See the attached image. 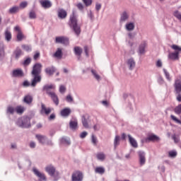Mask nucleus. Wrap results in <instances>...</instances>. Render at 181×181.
I'll use <instances>...</instances> for the list:
<instances>
[{
  "label": "nucleus",
  "instance_id": "nucleus-1",
  "mask_svg": "<svg viewBox=\"0 0 181 181\" xmlns=\"http://www.w3.org/2000/svg\"><path fill=\"white\" fill-rule=\"evenodd\" d=\"M42 67H43V65L40 63H36L33 65V70L31 71V74L33 76L31 87H36L37 83H40L42 81V76H40V73H42Z\"/></svg>",
  "mask_w": 181,
  "mask_h": 181
},
{
  "label": "nucleus",
  "instance_id": "nucleus-2",
  "mask_svg": "<svg viewBox=\"0 0 181 181\" xmlns=\"http://www.w3.org/2000/svg\"><path fill=\"white\" fill-rule=\"evenodd\" d=\"M56 85L50 84V85H45L43 87V90L47 91V94L52 98V101L56 105H59V98L57 95L54 92H50L49 90H55Z\"/></svg>",
  "mask_w": 181,
  "mask_h": 181
},
{
  "label": "nucleus",
  "instance_id": "nucleus-3",
  "mask_svg": "<svg viewBox=\"0 0 181 181\" xmlns=\"http://www.w3.org/2000/svg\"><path fill=\"white\" fill-rule=\"evenodd\" d=\"M69 26L72 30H74L76 36L80 35V33H81V28H80L78 24H77V18H76V16H74V12H73L72 15L70 16Z\"/></svg>",
  "mask_w": 181,
  "mask_h": 181
},
{
  "label": "nucleus",
  "instance_id": "nucleus-4",
  "mask_svg": "<svg viewBox=\"0 0 181 181\" xmlns=\"http://www.w3.org/2000/svg\"><path fill=\"white\" fill-rule=\"evenodd\" d=\"M45 170L51 177H54V181H57L58 179H60V173H59V171L56 170L54 165L49 164L45 166Z\"/></svg>",
  "mask_w": 181,
  "mask_h": 181
},
{
  "label": "nucleus",
  "instance_id": "nucleus-5",
  "mask_svg": "<svg viewBox=\"0 0 181 181\" xmlns=\"http://www.w3.org/2000/svg\"><path fill=\"white\" fill-rule=\"evenodd\" d=\"M19 128H29L30 127V117H22L17 119L16 122Z\"/></svg>",
  "mask_w": 181,
  "mask_h": 181
},
{
  "label": "nucleus",
  "instance_id": "nucleus-6",
  "mask_svg": "<svg viewBox=\"0 0 181 181\" xmlns=\"http://www.w3.org/2000/svg\"><path fill=\"white\" fill-rule=\"evenodd\" d=\"M171 48H173V50H177V52L169 53V60H179V52H181V47L176 45H171Z\"/></svg>",
  "mask_w": 181,
  "mask_h": 181
},
{
  "label": "nucleus",
  "instance_id": "nucleus-7",
  "mask_svg": "<svg viewBox=\"0 0 181 181\" xmlns=\"http://www.w3.org/2000/svg\"><path fill=\"white\" fill-rule=\"evenodd\" d=\"M35 138H37L38 142L42 144V145H49L50 146L53 145V141H52V140L49 139V138L45 135L37 134Z\"/></svg>",
  "mask_w": 181,
  "mask_h": 181
},
{
  "label": "nucleus",
  "instance_id": "nucleus-8",
  "mask_svg": "<svg viewBox=\"0 0 181 181\" xmlns=\"http://www.w3.org/2000/svg\"><path fill=\"white\" fill-rule=\"evenodd\" d=\"M33 172L34 175L38 178L39 181H47V177L45 173L40 172L37 168H33Z\"/></svg>",
  "mask_w": 181,
  "mask_h": 181
},
{
  "label": "nucleus",
  "instance_id": "nucleus-9",
  "mask_svg": "<svg viewBox=\"0 0 181 181\" xmlns=\"http://www.w3.org/2000/svg\"><path fill=\"white\" fill-rule=\"evenodd\" d=\"M11 76L16 78H22V77H25V73L22 69H16L12 71Z\"/></svg>",
  "mask_w": 181,
  "mask_h": 181
},
{
  "label": "nucleus",
  "instance_id": "nucleus-10",
  "mask_svg": "<svg viewBox=\"0 0 181 181\" xmlns=\"http://www.w3.org/2000/svg\"><path fill=\"white\" fill-rule=\"evenodd\" d=\"M139 155V162L140 166H144L145 163H146V154L145 153V151H138Z\"/></svg>",
  "mask_w": 181,
  "mask_h": 181
},
{
  "label": "nucleus",
  "instance_id": "nucleus-11",
  "mask_svg": "<svg viewBox=\"0 0 181 181\" xmlns=\"http://www.w3.org/2000/svg\"><path fill=\"white\" fill-rule=\"evenodd\" d=\"M83 173L80 171H75L72 174L71 180L72 181H83Z\"/></svg>",
  "mask_w": 181,
  "mask_h": 181
},
{
  "label": "nucleus",
  "instance_id": "nucleus-12",
  "mask_svg": "<svg viewBox=\"0 0 181 181\" xmlns=\"http://www.w3.org/2000/svg\"><path fill=\"white\" fill-rule=\"evenodd\" d=\"M55 43H58L59 45H64L65 46H67V45H69V38L63 36L57 37L55 38Z\"/></svg>",
  "mask_w": 181,
  "mask_h": 181
},
{
  "label": "nucleus",
  "instance_id": "nucleus-13",
  "mask_svg": "<svg viewBox=\"0 0 181 181\" xmlns=\"http://www.w3.org/2000/svg\"><path fill=\"white\" fill-rule=\"evenodd\" d=\"M174 88L177 94L181 93V78H176L174 83Z\"/></svg>",
  "mask_w": 181,
  "mask_h": 181
},
{
  "label": "nucleus",
  "instance_id": "nucleus-14",
  "mask_svg": "<svg viewBox=\"0 0 181 181\" xmlns=\"http://www.w3.org/2000/svg\"><path fill=\"white\" fill-rule=\"evenodd\" d=\"M69 128L71 131H76L78 128V122L77 119L73 118L69 122Z\"/></svg>",
  "mask_w": 181,
  "mask_h": 181
},
{
  "label": "nucleus",
  "instance_id": "nucleus-15",
  "mask_svg": "<svg viewBox=\"0 0 181 181\" xmlns=\"http://www.w3.org/2000/svg\"><path fill=\"white\" fill-rule=\"evenodd\" d=\"M22 55H23V52L19 47H17L13 52V57H14L16 60H18Z\"/></svg>",
  "mask_w": 181,
  "mask_h": 181
},
{
  "label": "nucleus",
  "instance_id": "nucleus-16",
  "mask_svg": "<svg viewBox=\"0 0 181 181\" xmlns=\"http://www.w3.org/2000/svg\"><path fill=\"white\" fill-rule=\"evenodd\" d=\"M60 114L64 118H67L71 114V109L70 107L64 108L61 110Z\"/></svg>",
  "mask_w": 181,
  "mask_h": 181
},
{
  "label": "nucleus",
  "instance_id": "nucleus-17",
  "mask_svg": "<svg viewBox=\"0 0 181 181\" xmlns=\"http://www.w3.org/2000/svg\"><path fill=\"white\" fill-rule=\"evenodd\" d=\"M126 64L129 70H133L134 69H135L136 63L135 60H134V58H130L127 59Z\"/></svg>",
  "mask_w": 181,
  "mask_h": 181
},
{
  "label": "nucleus",
  "instance_id": "nucleus-18",
  "mask_svg": "<svg viewBox=\"0 0 181 181\" xmlns=\"http://www.w3.org/2000/svg\"><path fill=\"white\" fill-rule=\"evenodd\" d=\"M74 53L78 57V60H80V59H81V54L83 53V49L80 47H75L74 48Z\"/></svg>",
  "mask_w": 181,
  "mask_h": 181
},
{
  "label": "nucleus",
  "instance_id": "nucleus-19",
  "mask_svg": "<svg viewBox=\"0 0 181 181\" xmlns=\"http://www.w3.org/2000/svg\"><path fill=\"white\" fill-rule=\"evenodd\" d=\"M40 4L42 8H45V9L52 8V2L49 0H41L40 1Z\"/></svg>",
  "mask_w": 181,
  "mask_h": 181
},
{
  "label": "nucleus",
  "instance_id": "nucleus-20",
  "mask_svg": "<svg viewBox=\"0 0 181 181\" xmlns=\"http://www.w3.org/2000/svg\"><path fill=\"white\" fill-rule=\"evenodd\" d=\"M129 19V14L127 11H124L120 16V23H124Z\"/></svg>",
  "mask_w": 181,
  "mask_h": 181
},
{
  "label": "nucleus",
  "instance_id": "nucleus-21",
  "mask_svg": "<svg viewBox=\"0 0 181 181\" xmlns=\"http://www.w3.org/2000/svg\"><path fill=\"white\" fill-rule=\"evenodd\" d=\"M124 29H126L127 32H132V30L135 29V23L133 22H127L124 25Z\"/></svg>",
  "mask_w": 181,
  "mask_h": 181
},
{
  "label": "nucleus",
  "instance_id": "nucleus-22",
  "mask_svg": "<svg viewBox=\"0 0 181 181\" xmlns=\"http://www.w3.org/2000/svg\"><path fill=\"white\" fill-rule=\"evenodd\" d=\"M41 112L42 114H45L46 115H49L52 112V109L50 107H46L45 104L42 103L41 105Z\"/></svg>",
  "mask_w": 181,
  "mask_h": 181
},
{
  "label": "nucleus",
  "instance_id": "nucleus-23",
  "mask_svg": "<svg viewBox=\"0 0 181 181\" xmlns=\"http://www.w3.org/2000/svg\"><path fill=\"white\" fill-rule=\"evenodd\" d=\"M129 142L133 146V148H138V142L130 134H128Z\"/></svg>",
  "mask_w": 181,
  "mask_h": 181
},
{
  "label": "nucleus",
  "instance_id": "nucleus-24",
  "mask_svg": "<svg viewBox=\"0 0 181 181\" xmlns=\"http://www.w3.org/2000/svg\"><path fill=\"white\" fill-rule=\"evenodd\" d=\"M33 101V96H32L30 94L25 95L23 98V102L25 104H32V102Z\"/></svg>",
  "mask_w": 181,
  "mask_h": 181
},
{
  "label": "nucleus",
  "instance_id": "nucleus-25",
  "mask_svg": "<svg viewBox=\"0 0 181 181\" xmlns=\"http://www.w3.org/2000/svg\"><path fill=\"white\" fill-rule=\"evenodd\" d=\"M54 57L56 59H62L63 57V49L62 48H57V51L54 54Z\"/></svg>",
  "mask_w": 181,
  "mask_h": 181
},
{
  "label": "nucleus",
  "instance_id": "nucleus-26",
  "mask_svg": "<svg viewBox=\"0 0 181 181\" xmlns=\"http://www.w3.org/2000/svg\"><path fill=\"white\" fill-rule=\"evenodd\" d=\"M55 71L56 68L54 66H49L45 69V73L48 74V76H53Z\"/></svg>",
  "mask_w": 181,
  "mask_h": 181
},
{
  "label": "nucleus",
  "instance_id": "nucleus-27",
  "mask_svg": "<svg viewBox=\"0 0 181 181\" xmlns=\"http://www.w3.org/2000/svg\"><path fill=\"white\" fill-rule=\"evenodd\" d=\"M4 35L6 42H11V40L12 39V33H11V31H9L8 29L5 30Z\"/></svg>",
  "mask_w": 181,
  "mask_h": 181
},
{
  "label": "nucleus",
  "instance_id": "nucleus-28",
  "mask_svg": "<svg viewBox=\"0 0 181 181\" xmlns=\"http://www.w3.org/2000/svg\"><path fill=\"white\" fill-rule=\"evenodd\" d=\"M60 144L62 145H66V146H69L70 145L71 142H70V139L69 137H62L60 139Z\"/></svg>",
  "mask_w": 181,
  "mask_h": 181
},
{
  "label": "nucleus",
  "instance_id": "nucleus-29",
  "mask_svg": "<svg viewBox=\"0 0 181 181\" xmlns=\"http://www.w3.org/2000/svg\"><path fill=\"white\" fill-rule=\"evenodd\" d=\"M18 12H19V6H13L8 9V13H11V15L18 13Z\"/></svg>",
  "mask_w": 181,
  "mask_h": 181
},
{
  "label": "nucleus",
  "instance_id": "nucleus-30",
  "mask_svg": "<svg viewBox=\"0 0 181 181\" xmlns=\"http://www.w3.org/2000/svg\"><path fill=\"white\" fill-rule=\"evenodd\" d=\"M67 16V12H66L64 9H59L58 11V17L60 19H64Z\"/></svg>",
  "mask_w": 181,
  "mask_h": 181
},
{
  "label": "nucleus",
  "instance_id": "nucleus-31",
  "mask_svg": "<svg viewBox=\"0 0 181 181\" xmlns=\"http://www.w3.org/2000/svg\"><path fill=\"white\" fill-rule=\"evenodd\" d=\"M5 56V45L4 42H0V59H4Z\"/></svg>",
  "mask_w": 181,
  "mask_h": 181
},
{
  "label": "nucleus",
  "instance_id": "nucleus-32",
  "mask_svg": "<svg viewBox=\"0 0 181 181\" xmlns=\"http://www.w3.org/2000/svg\"><path fill=\"white\" fill-rule=\"evenodd\" d=\"M96 158L98 160H100V162H103L105 160V153L103 152H99L96 154Z\"/></svg>",
  "mask_w": 181,
  "mask_h": 181
},
{
  "label": "nucleus",
  "instance_id": "nucleus-33",
  "mask_svg": "<svg viewBox=\"0 0 181 181\" xmlns=\"http://www.w3.org/2000/svg\"><path fill=\"white\" fill-rule=\"evenodd\" d=\"M160 138L159 136L155 135V134H151L150 136H148L147 138V141H152L153 142H155V141H160Z\"/></svg>",
  "mask_w": 181,
  "mask_h": 181
},
{
  "label": "nucleus",
  "instance_id": "nucleus-34",
  "mask_svg": "<svg viewBox=\"0 0 181 181\" xmlns=\"http://www.w3.org/2000/svg\"><path fill=\"white\" fill-rule=\"evenodd\" d=\"M146 47V42H143L141 44L139 48V52L140 54H144L145 53V48Z\"/></svg>",
  "mask_w": 181,
  "mask_h": 181
},
{
  "label": "nucleus",
  "instance_id": "nucleus-35",
  "mask_svg": "<svg viewBox=\"0 0 181 181\" xmlns=\"http://www.w3.org/2000/svg\"><path fill=\"white\" fill-rule=\"evenodd\" d=\"M91 73H92L93 77L95 78V80H97V81H101V76H100V75H98V74L97 73V71L92 69Z\"/></svg>",
  "mask_w": 181,
  "mask_h": 181
},
{
  "label": "nucleus",
  "instance_id": "nucleus-36",
  "mask_svg": "<svg viewBox=\"0 0 181 181\" xmlns=\"http://www.w3.org/2000/svg\"><path fill=\"white\" fill-rule=\"evenodd\" d=\"M25 35L22 33V31H19L17 34V42H22V40H25Z\"/></svg>",
  "mask_w": 181,
  "mask_h": 181
},
{
  "label": "nucleus",
  "instance_id": "nucleus-37",
  "mask_svg": "<svg viewBox=\"0 0 181 181\" xmlns=\"http://www.w3.org/2000/svg\"><path fill=\"white\" fill-rule=\"evenodd\" d=\"M173 16L177 19L180 22H181V13L180 11L176 10L173 12Z\"/></svg>",
  "mask_w": 181,
  "mask_h": 181
},
{
  "label": "nucleus",
  "instance_id": "nucleus-38",
  "mask_svg": "<svg viewBox=\"0 0 181 181\" xmlns=\"http://www.w3.org/2000/svg\"><path fill=\"white\" fill-rule=\"evenodd\" d=\"M95 173H99L100 175H103L105 172V169H104V168L103 167H98L95 168Z\"/></svg>",
  "mask_w": 181,
  "mask_h": 181
},
{
  "label": "nucleus",
  "instance_id": "nucleus-39",
  "mask_svg": "<svg viewBox=\"0 0 181 181\" xmlns=\"http://www.w3.org/2000/svg\"><path fill=\"white\" fill-rule=\"evenodd\" d=\"M121 140V138L119 136H115L114 139V146L115 148H117L118 145H119V141Z\"/></svg>",
  "mask_w": 181,
  "mask_h": 181
},
{
  "label": "nucleus",
  "instance_id": "nucleus-40",
  "mask_svg": "<svg viewBox=\"0 0 181 181\" xmlns=\"http://www.w3.org/2000/svg\"><path fill=\"white\" fill-rule=\"evenodd\" d=\"M163 71L168 81H172V78L170 77V74H169L168 71L165 69H163Z\"/></svg>",
  "mask_w": 181,
  "mask_h": 181
},
{
  "label": "nucleus",
  "instance_id": "nucleus-41",
  "mask_svg": "<svg viewBox=\"0 0 181 181\" xmlns=\"http://www.w3.org/2000/svg\"><path fill=\"white\" fill-rule=\"evenodd\" d=\"M25 111V107L22 106H17L16 107V112L17 114H23V112Z\"/></svg>",
  "mask_w": 181,
  "mask_h": 181
},
{
  "label": "nucleus",
  "instance_id": "nucleus-42",
  "mask_svg": "<svg viewBox=\"0 0 181 181\" xmlns=\"http://www.w3.org/2000/svg\"><path fill=\"white\" fill-rule=\"evenodd\" d=\"M21 47L23 50H25V52H32V47L30 45H22Z\"/></svg>",
  "mask_w": 181,
  "mask_h": 181
},
{
  "label": "nucleus",
  "instance_id": "nucleus-43",
  "mask_svg": "<svg viewBox=\"0 0 181 181\" xmlns=\"http://www.w3.org/2000/svg\"><path fill=\"white\" fill-rule=\"evenodd\" d=\"M81 121L84 128H88V122H87V119H86L85 116H82Z\"/></svg>",
  "mask_w": 181,
  "mask_h": 181
},
{
  "label": "nucleus",
  "instance_id": "nucleus-44",
  "mask_svg": "<svg viewBox=\"0 0 181 181\" xmlns=\"http://www.w3.org/2000/svg\"><path fill=\"white\" fill-rule=\"evenodd\" d=\"M29 18L30 19H36L37 16H36V12L35 11L31 10L29 13Z\"/></svg>",
  "mask_w": 181,
  "mask_h": 181
},
{
  "label": "nucleus",
  "instance_id": "nucleus-45",
  "mask_svg": "<svg viewBox=\"0 0 181 181\" xmlns=\"http://www.w3.org/2000/svg\"><path fill=\"white\" fill-rule=\"evenodd\" d=\"M168 156L170 158H176L177 156V152L176 151H171L168 152Z\"/></svg>",
  "mask_w": 181,
  "mask_h": 181
},
{
  "label": "nucleus",
  "instance_id": "nucleus-46",
  "mask_svg": "<svg viewBox=\"0 0 181 181\" xmlns=\"http://www.w3.org/2000/svg\"><path fill=\"white\" fill-rule=\"evenodd\" d=\"M16 111V108L12 106H8L7 107V113L8 114H13Z\"/></svg>",
  "mask_w": 181,
  "mask_h": 181
},
{
  "label": "nucleus",
  "instance_id": "nucleus-47",
  "mask_svg": "<svg viewBox=\"0 0 181 181\" xmlns=\"http://www.w3.org/2000/svg\"><path fill=\"white\" fill-rule=\"evenodd\" d=\"M31 62H32V59H30V57H28L24 60L23 64V66H29Z\"/></svg>",
  "mask_w": 181,
  "mask_h": 181
},
{
  "label": "nucleus",
  "instance_id": "nucleus-48",
  "mask_svg": "<svg viewBox=\"0 0 181 181\" xmlns=\"http://www.w3.org/2000/svg\"><path fill=\"white\" fill-rule=\"evenodd\" d=\"M28 6V1H23L20 4V6H18L19 9H25Z\"/></svg>",
  "mask_w": 181,
  "mask_h": 181
},
{
  "label": "nucleus",
  "instance_id": "nucleus-49",
  "mask_svg": "<svg viewBox=\"0 0 181 181\" xmlns=\"http://www.w3.org/2000/svg\"><path fill=\"white\" fill-rule=\"evenodd\" d=\"M174 111L175 114H177L178 115L181 114V104L177 106L175 109Z\"/></svg>",
  "mask_w": 181,
  "mask_h": 181
},
{
  "label": "nucleus",
  "instance_id": "nucleus-50",
  "mask_svg": "<svg viewBox=\"0 0 181 181\" xmlns=\"http://www.w3.org/2000/svg\"><path fill=\"white\" fill-rule=\"evenodd\" d=\"M91 141H92V144L95 146L97 145L98 140H97V137H95V136L92 135Z\"/></svg>",
  "mask_w": 181,
  "mask_h": 181
},
{
  "label": "nucleus",
  "instance_id": "nucleus-51",
  "mask_svg": "<svg viewBox=\"0 0 181 181\" xmlns=\"http://www.w3.org/2000/svg\"><path fill=\"white\" fill-rule=\"evenodd\" d=\"M170 118H171V119H173V121H175V122H176L177 124H181V121L179 119H177L175 117V115H171Z\"/></svg>",
  "mask_w": 181,
  "mask_h": 181
},
{
  "label": "nucleus",
  "instance_id": "nucleus-52",
  "mask_svg": "<svg viewBox=\"0 0 181 181\" xmlns=\"http://www.w3.org/2000/svg\"><path fill=\"white\" fill-rule=\"evenodd\" d=\"M59 93H61V94H64V93H66V86L61 85L59 86Z\"/></svg>",
  "mask_w": 181,
  "mask_h": 181
},
{
  "label": "nucleus",
  "instance_id": "nucleus-53",
  "mask_svg": "<svg viewBox=\"0 0 181 181\" xmlns=\"http://www.w3.org/2000/svg\"><path fill=\"white\" fill-rule=\"evenodd\" d=\"M86 6H90L93 4V0H82Z\"/></svg>",
  "mask_w": 181,
  "mask_h": 181
},
{
  "label": "nucleus",
  "instance_id": "nucleus-54",
  "mask_svg": "<svg viewBox=\"0 0 181 181\" xmlns=\"http://www.w3.org/2000/svg\"><path fill=\"white\" fill-rule=\"evenodd\" d=\"M66 103H73L74 101L73 97L71 96V95H68L66 98Z\"/></svg>",
  "mask_w": 181,
  "mask_h": 181
},
{
  "label": "nucleus",
  "instance_id": "nucleus-55",
  "mask_svg": "<svg viewBox=\"0 0 181 181\" xmlns=\"http://www.w3.org/2000/svg\"><path fill=\"white\" fill-rule=\"evenodd\" d=\"M87 135H88V133H87V132H83L80 134V138H81V139H84V138H86Z\"/></svg>",
  "mask_w": 181,
  "mask_h": 181
},
{
  "label": "nucleus",
  "instance_id": "nucleus-56",
  "mask_svg": "<svg viewBox=\"0 0 181 181\" xmlns=\"http://www.w3.org/2000/svg\"><path fill=\"white\" fill-rule=\"evenodd\" d=\"M23 86L24 87H30V86H32V83H30L28 81H24L23 83Z\"/></svg>",
  "mask_w": 181,
  "mask_h": 181
},
{
  "label": "nucleus",
  "instance_id": "nucleus-57",
  "mask_svg": "<svg viewBox=\"0 0 181 181\" xmlns=\"http://www.w3.org/2000/svg\"><path fill=\"white\" fill-rule=\"evenodd\" d=\"M172 138H173L174 142H175V144H177V142H179V137L177 136L175 134L173 135Z\"/></svg>",
  "mask_w": 181,
  "mask_h": 181
},
{
  "label": "nucleus",
  "instance_id": "nucleus-58",
  "mask_svg": "<svg viewBox=\"0 0 181 181\" xmlns=\"http://www.w3.org/2000/svg\"><path fill=\"white\" fill-rule=\"evenodd\" d=\"M158 169L159 170H160V172H162L163 173H165V165H159Z\"/></svg>",
  "mask_w": 181,
  "mask_h": 181
},
{
  "label": "nucleus",
  "instance_id": "nucleus-59",
  "mask_svg": "<svg viewBox=\"0 0 181 181\" xmlns=\"http://www.w3.org/2000/svg\"><path fill=\"white\" fill-rule=\"evenodd\" d=\"M101 9V4L100 3H96L95 4V10L98 12Z\"/></svg>",
  "mask_w": 181,
  "mask_h": 181
},
{
  "label": "nucleus",
  "instance_id": "nucleus-60",
  "mask_svg": "<svg viewBox=\"0 0 181 181\" xmlns=\"http://www.w3.org/2000/svg\"><path fill=\"white\" fill-rule=\"evenodd\" d=\"M30 148L32 149H34V148H36V143L35 141H31L30 143Z\"/></svg>",
  "mask_w": 181,
  "mask_h": 181
},
{
  "label": "nucleus",
  "instance_id": "nucleus-61",
  "mask_svg": "<svg viewBox=\"0 0 181 181\" xmlns=\"http://www.w3.org/2000/svg\"><path fill=\"white\" fill-rule=\"evenodd\" d=\"M77 8L80 9V11H83L84 6H83V4L79 3L77 4Z\"/></svg>",
  "mask_w": 181,
  "mask_h": 181
},
{
  "label": "nucleus",
  "instance_id": "nucleus-62",
  "mask_svg": "<svg viewBox=\"0 0 181 181\" xmlns=\"http://www.w3.org/2000/svg\"><path fill=\"white\" fill-rule=\"evenodd\" d=\"M157 67H162V61L160 59H158L156 62Z\"/></svg>",
  "mask_w": 181,
  "mask_h": 181
},
{
  "label": "nucleus",
  "instance_id": "nucleus-63",
  "mask_svg": "<svg viewBox=\"0 0 181 181\" xmlns=\"http://www.w3.org/2000/svg\"><path fill=\"white\" fill-rule=\"evenodd\" d=\"M88 16L90 18L93 19V18L94 17V15L93 14V11H89L88 13Z\"/></svg>",
  "mask_w": 181,
  "mask_h": 181
},
{
  "label": "nucleus",
  "instance_id": "nucleus-64",
  "mask_svg": "<svg viewBox=\"0 0 181 181\" xmlns=\"http://www.w3.org/2000/svg\"><path fill=\"white\" fill-rule=\"evenodd\" d=\"M177 100H178L179 103H181V95H180V93H178V95L177 96Z\"/></svg>",
  "mask_w": 181,
  "mask_h": 181
}]
</instances>
